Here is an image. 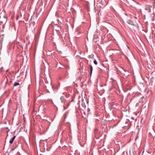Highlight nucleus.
Returning a JSON list of instances; mask_svg holds the SVG:
<instances>
[{"instance_id": "obj_1", "label": "nucleus", "mask_w": 155, "mask_h": 155, "mask_svg": "<svg viewBox=\"0 0 155 155\" xmlns=\"http://www.w3.org/2000/svg\"><path fill=\"white\" fill-rule=\"evenodd\" d=\"M15 136H14L9 141V143L10 144H12L15 138Z\"/></svg>"}, {"instance_id": "obj_2", "label": "nucleus", "mask_w": 155, "mask_h": 155, "mask_svg": "<svg viewBox=\"0 0 155 155\" xmlns=\"http://www.w3.org/2000/svg\"><path fill=\"white\" fill-rule=\"evenodd\" d=\"M60 99L61 100V102L62 103H64V102L65 101L64 97L63 96H61L60 97Z\"/></svg>"}, {"instance_id": "obj_3", "label": "nucleus", "mask_w": 155, "mask_h": 155, "mask_svg": "<svg viewBox=\"0 0 155 155\" xmlns=\"http://www.w3.org/2000/svg\"><path fill=\"white\" fill-rule=\"evenodd\" d=\"M20 85V84L19 83L15 82L14 83L13 86H16L17 85Z\"/></svg>"}, {"instance_id": "obj_4", "label": "nucleus", "mask_w": 155, "mask_h": 155, "mask_svg": "<svg viewBox=\"0 0 155 155\" xmlns=\"http://www.w3.org/2000/svg\"><path fill=\"white\" fill-rule=\"evenodd\" d=\"M90 70H91L90 74L91 75L92 73V70H93V68H92V67L91 65H90Z\"/></svg>"}, {"instance_id": "obj_5", "label": "nucleus", "mask_w": 155, "mask_h": 155, "mask_svg": "<svg viewBox=\"0 0 155 155\" xmlns=\"http://www.w3.org/2000/svg\"><path fill=\"white\" fill-rule=\"evenodd\" d=\"M94 63L95 65H97V62L96 60L94 61Z\"/></svg>"}, {"instance_id": "obj_6", "label": "nucleus", "mask_w": 155, "mask_h": 155, "mask_svg": "<svg viewBox=\"0 0 155 155\" xmlns=\"http://www.w3.org/2000/svg\"><path fill=\"white\" fill-rule=\"evenodd\" d=\"M143 152L142 153V154L143 153Z\"/></svg>"}]
</instances>
